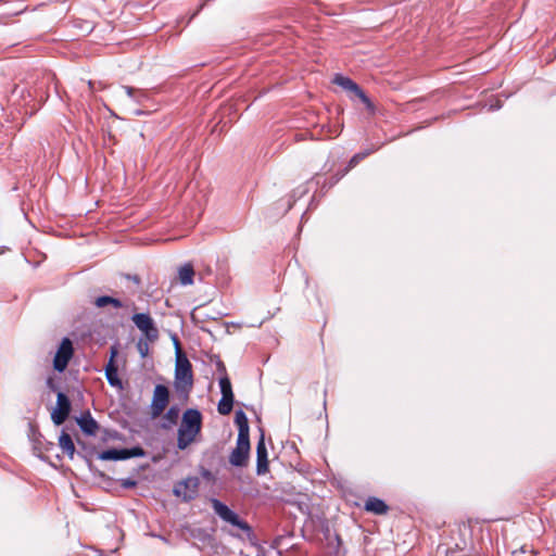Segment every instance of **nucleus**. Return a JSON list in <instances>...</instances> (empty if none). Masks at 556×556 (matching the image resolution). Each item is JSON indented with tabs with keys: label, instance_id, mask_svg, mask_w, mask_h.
Listing matches in <instances>:
<instances>
[{
	"label": "nucleus",
	"instance_id": "nucleus-1",
	"mask_svg": "<svg viewBox=\"0 0 556 556\" xmlns=\"http://www.w3.org/2000/svg\"><path fill=\"white\" fill-rule=\"evenodd\" d=\"M202 428V415L198 409H187L181 419L178 429L177 446L179 450H186L192 442L195 441L197 435Z\"/></svg>",
	"mask_w": 556,
	"mask_h": 556
},
{
	"label": "nucleus",
	"instance_id": "nucleus-2",
	"mask_svg": "<svg viewBox=\"0 0 556 556\" xmlns=\"http://www.w3.org/2000/svg\"><path fill=\"white\" fill-rule=\"evenodd\" d=\"M176 345L175 387L178 391L189 392L193 386L192 366L185 354H182L178 340Z\"/></svg>",
	"mask_w": 556,
	"mask_h": 556
},
{
	"label": "nucleus",
	"instance_id": "nucleus-3",
	"mask_svg": "<svg viewBox=\"0 0 556 556\" xmlns=\"http://www.w3.org/2000/svg\"><path fill=\"white\" fill-rule=\"evenodd\" d=\"M212 507L216 515H218L224 521L238 527L242 530L248 538L253 536V530L248 522L240 519L239 516L232 511L227 505L216 498L211 500Z\"/></svg>",
	"mask_w": 556,
	"mask_h": 556
},
{
	"label": "nucleus",
	"instance_id": "nucleus-4",
	"mask_svg": "<svg viewBox=\"0 0 556 556\" xmlns=\"http://www.w3.org/2000/svg\"><path fill=\"white\" fill-rule=\"evenodd\" d=\"M250 456V438H237L236 447L229 455V463L235 467H245Z\"/></svg>",
	"mask_w": 556,
	"mask_h": 556
},
{
	"label": "nucleus",
	"instance_id": "nucleus-5",
	"mask_svg": "<svg viewBox=\"0 0 556 556\" xmlns=\"http://www.w3.org/2000/svg\"><path fill=\"white\" fill-rule=\"evenodd\" d=\"M169 402V390L164 384H156L153 391V397L151 402V416L153 418L160 417Z\"/></svg>",
	"mask_w": 556,
	"mask_h": 556
},
{
	"label": "nucleus",
	"instance_id": "nucleus-6",
	"mask_svg": "<svg viewBox=\"0 0 556 556\" xmlns=\"http://www.w3.org/2000/svg\"><path fill=\"white\" fill-rule=\"evenodd\" d=\"M200 481L197 477H188L174 485V494L185 502L193 500L199 490Z\"/></svg>",
	"mask_w": 556,
	"mask_h": 556
},
{
	"label": "nucleus",
	"instance_id": "nucleus-7",
	"mask_svg": "<svg viewBox=\"0 0 556 556\" xmlns=\"http://www.w3.org/2000/svg\"><path fill=\"white\" fill-rule=\"evenodd\" d=\"M74 349L72 341L68 338H64L55 353L53 359V367L55 370L62 372L66 369L71 358L73 357Z\"/></svg>",
	"mask_w": 556,
	"mask_h": 556
},
{
	"label": "nucleus",
	"instance_id": "nucleus-8",
	"mask_svg": "<svg viewBox=\"0 0 556 556\" xmlns=\"http://www.w3.org/2000/svg\"><path fill=\"white\" fill-rule=\"evenodd\" d=\"M136 327L144 333L148 340L154 341L159 337V330L154 325L153 319L149 314L139 313L131 317Z\"/></svg>",
	"mask_w": 556,
	"mask_h": 556
},
{
	"label": "nucleus",
	"instance_id": "nucleus-9",
	"mask_svg": "<svg viewBox=\"0 0 556 556\" xmlns=\"http://www.w3.org/2000/svg\"><path fill=\"white\" fill-rule=\"evenodd\" d=\"M71 412V402L68 397L62 393H58L56 407L51 414L53 422L58 426L62 425L68 417Z\"/></svg>",
	"mask_w": 556,
	"mask_h": 556
},
{
	"label": "nucleus",
	"instance_id": "nucleus-10",
	"mask_svg": "<svg viewBox=\"0 0 556 556\" xmlns=\"http://www.w3.org/2000/svg\"><path fill=\"white\" fill-rule=\"evenodd\" d=\"M268 471L267 448L262 435L256 444V473L265 475Z\"/></svg>",
	"mask_w": 556,
	"mask_h": 556
},
{
	"label": "nucleus",
	"instance_id": "nucleus-11",
	"mask_svg": "<svg viewBox=\"0 0 556 556\" xmlns=\"http://www.w3.org/2000/svg\"><path fill=\"white\" fill-rule=\"evenodd\" d=\"M117 355L116 348H111V357L105 366V376L111 386H119L121 380L118 378L117 366L115 365V357Z\"/></svg>",
	"mask_w": 556,
	"mask_h": 556
},
{
	"label": "nucleus",
	"instance_id": "nucleus-12",
	"mask_svg": "<svg viewBox=\"0 0 556 556\" xmlns=\"http://www.w3.org/2000/svg\"><path fill=\"white\" fill-rule=\"evenodd\" d=\"M332 81L353 96H356L362 90V88L355 81L340 74H337Z\"/></svg>",
	"mask_w": 556,
	"mask_h": 556
},
{
	"label": "nucleus",
	"instance_id": "nucleus-13",
	"mask_svg": "<svg viewBox=\"0 0 556 556\" xmlns=\"http://www.w3.org/2000/svg\"><path fill=\"white\" fill-rule=\"evenodd\" d=\"M388 509V505L378 497H369L365 503V510L375 515H384Z\"/></svg>",
	"mask_w": 556,
	"mask_h": 556
},
{
	"label": "nucleus",
	"instance_id": "nucleus-14",
	"mask_svg": "<svg viewBox=\"0 0 556 556\" xmlns=\"http://www.w3.org/2000/svg\"><path fill=\"white\" fill-rule=\"evenodd\" d=\"M235 422L238 427V437L250 438L249 421L243 410L236 412Z\"/></svg>",
	"mask_w": 556,
	"mask_h": 556
},
{
	"label": "nucleus",
	"instance_id": "nucleus-15",
	"mask_svg": "<svg viewBox=\"0 0 556 556\" xmlns=\"http://www.w3.org/2000/svg\"><path fill=\"white\" fill-rule=\"evenodd\" d=\"M194 269L190 263H186L178 268V280L182 286H190L193 283Z\"/></svg>",
	"mask_w": 556,
	"mask_h": 556
},
{
	"label": "nucleus",
	"instance_id": "nucleus-16",
	"mask_svg": "<svg viewBox=\"0 0 556 556\" xmlns=\"http://www.w3.org/2000/svg\"><path fill=\"white\" fill-rule=\"evenodd\" d=\"M80 429L89 435L96 434L98 430V424L97 421L91 417L90 413H87L86 415H83L77 420Z\"/></svg>",
	"mask_w": 556,
	"mask_h": 556
},
{
	"label": "nucleus",
	"instance_id": "nucleus-17",
	"mask_svg": "<svg viewBox=\"0 0 556 556\" xmlns=\"http://www.w3.org/2000/svg\"><path fill=\"white\" fill-rule=\"evenodd\" d=\"M59 446L61 447L63 453L68 455L71 458H73L74 453H75V444L72 440V437L68 433H66L64 431L61 433V435L59 438Z\"/></svg>",
	"mask_w": 556,
	"mask_h": 556
},
{
	"label": "nucleus",
	"instance_id": "nucleus-18",
	"mask_svg": "<svg viewBox=\"0 0 556 556\" xmlns=\"http://www.w3.org/2000/svg\"><path fill=\"white\" fill-rule=\"evenodd\" d=\"M99 458L102 460H122L127 459L126 448H111L105 450L99 454Z\"/></svg>",
	"mask_w": 556,
	"mask_h": 556
},
{
	"label": "nucleus",
	"instance_id": "nucleus-19",
	"mask_svg": "<svg viewBox=\"0 0 556 556\" xmlns=\"http://www.w3.org/2000/svg\"><path fill=\"white\" fill-rule=\"evenodd\" d=\"M179 418V408L177 406H172L164 415L163 417V425L162 427L165 429H169L174 425L177 424Z\"/></svg>",
	"mask_w": 556,
	"mask_h": 556
},
{
	"label": "nucleus",
	"instance_id": "nucleus-20",
	"mask_svg": "<svg viewBox=\"0 0 556 556\" xmlns=\"http://www.w3.org/2000/svg\"><path fill=\"white\" fill-rule=\"evenodd\" d=\"M94 305L99 308L105 307L106 305H112L115 308L123 307V303L118 299L109 295L98 296L94 300Z\"/></svg>",
	"mask_w": 556,
	"mask_h": 556
},
{
	"label": "nucleus",
	"instance_id": "nucleus-21",
	"mask_svg": "<svg viewBox=\"0 0 556 556\" xmlns=\"http://www.w3.org/2000/svg\"><path fill=\"white\" fill-rule=\"evenodd\" d=\"M233 406V396H222L218 402L217 410L220 415H229Z\"/></svg>",
	"mask_w": 556,
	"mask_h": 556
},
{
	"label": "nucleus",
	"instance_id": "nucleus-22",
	"mask_svg": "<svg viewBox=\"0 0 556 556\" xmlns=\"http://www.w3.org/2000/svg\"><path fill=\"white\" fill-rule=\"evenodd\" d=\"M121 89L124 90L129 98L137 102H141V100L147 97L146 91L141 89H136L129 86H123Z\"/></svg>",
	"mask_w": 556,
	"mask_h": 556
},
{
	"label": "nucleus",
	"instance_id": "nucleus-23",
	"mask_svg": "<svg viewBox=\"0 0 556 556\" xmlns=\"http://www.w3.org/2000/svg\"><path fill=\"white\" fill-rule=\"evenodd\" d=\"M222 396H233L230 379L224 376L219 379Z\"/></svg>",
	"mask_w": 556,
	"mask_h": 556
},
{
	"label": "nucleus",
	"instance_id": "nucleus-24",
	"mask_svg": "<svg viewBox=\"0 0 556 556\" xmlns=\"http://www.w3.org/2000/svg\"><path fill=\"white\" fill-rule=\"evenodd\" d=\"M355 97H357L364 103V105L370 113H375V105L370 101V99L366 96V93L363 91V89Z\"/></svg>",
	"mask_w": 556,
	"mask_h": 556
},
{
	"label": "nucleus",
	"instance_id": "nucleus-25",
	"mask_svg": "<svg viewBox=\"0 0 556 556\" xmlns=\"http://www.w3.org/2000/svg\"><path fill=\"white\" fill-rule=\"evenodd\" d=\"M144 454L141 447L126 448L127 458L142 456Z\"/></svg>",
	"mask_w": 556,
	"mask_h": 556
},
{
	"label": "nucleus",
	"instance_id": "nucleus-26",
	"mask_svg": "<svg viewBox=\"0 0 556 556\" xmlns=\"http://www.w3.org/2000/svg\"><path fill=\"white\" fill-rule=\"evenodd\" d=\"M137 346H138V350L140 352L141 356L146 357L148 354V350H149L148 344L139 341Z\"/></svg>",
	"mask_w": 556,
	"mask_h": 556
},
{
	"label": "nucleus",
	"instance_id": "nucleus-27",
	"mask_svg": "<svg viewBox=\"0 0 556 556\" xmlns=\"http://www.w3.org/2000/svg\"><path fill=\"white\" fill-rule=\"evenodd\" d=\"M366 155V153L355 154L350 161V166H354L359 160H363Z\"/></svg>",
	"mask_w": 556,
	"mask_h": 556
},
{
	"label": "nucleus",
	"instance_id": "nucleus-28",
	"mask_svg": "<svg viewBox=\"0 0 556 556\" xmlns=\"http://www.w3.org/2000/svg\"><path fill=\"white\" fill-rule=\"evenodd\" d=\"M135 485H136V481H134L131 479H126V480L122 481V486H124L125 489H131Z\"/></svg>",
	"mask_w": 556,
	"mask_h": 556
},
{
	"label": "nucleus",
	"instance_id": "nucleus-29",
	"mask_svg": "<svg viewBox=\"0 0 556 556\" xmlns=\"http://www.w3.org/2000/svg\"><path fill=\"white\" fill-rule=\"evenodd\" d=\"M128 278H130V276H128ZM132 281L136 282L137 285L140 282L138 276H134L131 277Z\"/></svg>",
	"mask_w": 556,
	"mask_h": 556
},
{
	"label": "nucleus",
	"instance_id": "nucleus-30",
	"mask_svg": "<svg viewBox=\"0 0 556 556\" xmlns=\"http://www.w3.org/2000/svg\"><path fill=\"white\" fill-rule=\"evenodd\" d=\"M339 135V131H334L333 132V137L338 136Z\"/></svg>",
	"mask_w": 556,
	"mask_h": 556
}]
</instances>
